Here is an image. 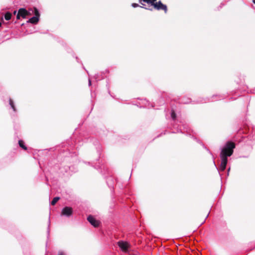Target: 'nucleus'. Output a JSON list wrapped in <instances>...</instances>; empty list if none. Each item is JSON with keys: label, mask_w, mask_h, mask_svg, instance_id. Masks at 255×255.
<instances>
[{"label": "nucleus", "mask_w": 255, "mask_h": 255, "mask_svg": "<svg viewBox=\"0 0 255 255\" xmlns=\"http://www.w3.org/2000/svg\"><path fill=\"white\" fill-rule=\"evenodd\" d=\"M104 132V130H102V131L96 132L95 130H92L91 131H89L88 132H83L81 133L79 138L76 139L75 140V145L76 146V148H77L79 146L83 144V142H89L93 143L97 151V153L98 154L97 158L91 162L83 161V162L88 165L92 166L95 169L98 170L103 177L106 179L107 185L110 188L111 191L113 192L114 191V186L117 179L111 175L110 171L107 165L104 164H101L100 162H97L99 161L100 158L102 156L103 148L99 141L93 136L94 134L96 136H100L102 134V132Z\"/></svg>", "instance_id": "obj_1"}, {"label": "nucleus", "mask_w": 255, "mask_h": 255, "mask_svg": "<svg viewBox=\"0 0 255 255\" xmlns=\"http://www.w3.org/2000/svg\"><path fill=\"white\" fill-rule=\"evenodd\" d=\"M63 158L60 163L57 164L55 168L58 167L60 173H67L71 175L78 171L77 164L78 163V157L76 152H71L70 149L60 153L58 159Z\"/></svg>", "instance_id": "obj_2"}, {"label": "nucleus", "mask_w": 255, "mask_h": 255, "mask_svg": "<svg viewBox=\"0 0 255 255\" xmlns=\"http://www.w3.org/2000/svg\"><path fill=\"white\" fill-rule=\"evenodd\" d=\"M0 17V28L2 25H7L12 23L13 21L15 24L18 23L26 29L27 33H32L34 30L33 25L38 23L40 17Z\"/></svg>", "instance_id": "obj_3"}, {"label": "nucleus", "mask_w": 255, "mask_h": 255, "mask_svg": "<svg viewBox=\"0 0 255 255\" xmlns=\"http://www.w3.org/2000/svg\"><path fill=\"white\" fill-rule=\"evenodd\" d=\"M236 146L235 142L232 140H227L224 145L220 146L221 164L220 169L221 171H224L226 169L228 162V157L233 154Z\"/></svg>", "instance_id": "obj_4"}, {"label": "nucleus", "mask_w": 255, "mask_h": 255, "mask_svg": "<svg viewBox=\"0 0 255 255\" xmlns=\"http://www.w3.org/2000/svg\"><path fill=\"white\" fill-rule=\"evenodd\" d=\"M170 117L172 119V123H171V127L170 128H173L174 130L171 133L180 132L190 137L193 133V130L189 128L187 124H181L180 122H179L180 124H179L178 121L176 120V114L173 109H172L170 112Z\"/></svg>", "instance_id": "obj_5"}, {"label": "nucleus", "mask_w": 255, "mask_h": 255, "mask_svg": "<svg viewBox=\"0 0 255 255\" xmlns=\"http://www.w3.org/2000/svg\"><path fill=\"white\" fill-rule=\"evenodd\" d=\"M226 95L223 94H216L212 95L211 97L201 98L196 103H204L207 102H212L214 101H218L224 99L226 97Z\"/></svg>", "instance_id": "obj_6"}, {"label": "nucleus", "mask_w": 255, "mask_h": 255, "mask_svg": "<svg viewBox=\"0 0 255 255\" xmlns=\"http://www.w3.org/2000/svg\"><path fill=\"white\" fill-rule=\"evenodd\" d=\"M74 214V209L71 206H65L62 209L60 213L61 217H65L70 219L73 217Z\"/></svg>", "instance_id": "obj_7"}, {"label": "nucleus", "mask_w": 255, "mask_h": 255, "mask_svg": "<svg viewBox=\"0 0 255 255\" xmlns=\"http://www.w3.org/2000/svg\"><path fill=\"white\" fill-rule=\"evenodd\" d=\"M87 219L88 221L90 223V224L95 228L98 227L101 224V222L100 221L97 220L92 215H89L87 217Z\"/></svg>", "instance_id": "obj_8"}, {"label": "nucleus", "mask_w": 255, "mask_h": 255, "mask_svg": "<svg viewBox=\"0 0 255 255\" xmlns=\"http://www.w3.org/2000/svg\"><path fill=\"white\" fill-rule=\"evenodd\" d=\"M117 244L119 248L123 252L125 253L128 252L129 245L127 242L124 241H119Z\"/></svg>", "instance_id": "obj_9"}, {"label": "nucleus", "mask_w": 255, "mask_h": 255, "mask_svg": "<svg viewBox=\"0 0 255 255\" xmlns=\"http://www.w3.org/2000/svg\"><path fill=\"white\" fill-rule=\"evenodd\" d=\"M152 5H153L154 7L157 10H163L165 12H166L167 10L166 5L163 4L161 1H159L158 2H156V1H154Z\"/></svg>", "instance_id": "obj_10"}, {"label": "nucleus", "mask_w": 255, "mask_h": 255, "mask_svg": "<svg viewBox=\"0 0 255 255\" xmlns=\"http://www.w3.org/2000/svg\"><path fill=\"white\" fill-rule=\"evenodd\" d=\"M8 104H9L10 108L12 110V113H11L10 114L11 116H12V117L16 116L17 113V108L16 107L15 105L14 102L10 98H9V99H8Z\"/></svg>", "instance_id": "obj_11"}, {"label": "nucleus", "mask_w": 255, "mask_h": 255, "mask_svg": "<svg viewBox=\"0 0 255 255\" xmlns=\"http://www.w3.org/2000/svg\"><path fill=\"white\" fill-rule=\"evenodd\" d=\"M53 38H55L56 40L58 42L60 43L61 44V45H62L65 48V50L67 51V52H68V53L72 52V50L71 49V48L70 47H68L67 46V44L64 41H63L62 39H61L59 37H56L55 36H53Z\"/></svg>", "instance_id": "obj_12"}, {"label": "nucleus", "mask_w": 255, "mask_h": 255, "mask_svg": "<svg viewBox=\"0 0 255 255\" xmlns=\"http://www.w3.org/2000/svg\"><path fill=\"white\" fill-rule=\"evenodd\" d=\"M200 98H199L197 101H192L190 98L184 97L181 99V102L184 104H197L196 102L199 101Z\"/></svg>", "instance_id": "obj_13"}, {"label": "nucleus", "mask_w": 255, "mask_h": 255, "mask_svg": "<svg viewBox=\"0 0 255 255\" xmlns=\"http://www.w3.org/2000/svg\"><path fill=\"white\" fill-rule=\"evenodd\" d=\"M31 15V13H30V11H27L24 8H21L18 10L16 16H29Z\"/></svg>", "instance_id": "obj_14"}, {"label": "nucleus", "mask_w": 255, "mask_h": 255, "mask_svg": "<svg viewBox=\"0 0 255 255\" xmlns=\"http://www.w3.org/2000/svg\"><path fill=\"white\" fill-rule=\"evenodd\" d=\"M145 101H146V103L144 104L143 106H140L139 104H137L136 106L139 107V108H154V106L152 104H151L148 101H146V100L145 99H144Z\"/></svg>", "instance_id": "obj_15"}, {"label": "nucleus", "mask_w": 255, "mask_h": 255, "mask_svg": "<svg viewBox=\"0 0 255 255\" xmlns=\"http://www.w3.org/2000/svg\"><path fill=\"white\" fill-rule=\"evenodd\" d=\"M190 137L192 138L194 140L196 141L197 143L201 145L205 149H207V147L205 145V144L200 139L196 137L195 135H194V132H193V133L192 134Z\"/></svg>", "instance_id": "obj_16"}, {"label": "nucleus", "mask_w": 255, "mask_h": 255, "mask_svg": "<svg viewBox=\"0 0 255 255\" xmlns=\"http://www.w3.org/2000/svg\"><path fill=\"white\" fill-rule=\"evenodd\" d=\"M105 74V72H101L100 73H98L95 74L93 77L94 79L96 81H98L104 79V75Z\"/></svg>", "instance_id": "obj_17"}, {"label": "nucleus", "mask_w": 255, "mask_h": 255, "mask_svg": "<svg viewBox=\"0 0 255 255\" xmlns=\"http://www.w3.org/2000/svg\"><path fill=\"white\" fill-rule=\"evenodd\" d=\"M28 11H30V13H31V15L34 13L35 16H40L39 11L36 7L29 8Z\"/></svg>", "instance_id": "obj_18"}, {"label": "nucleus", "mask_w": 255, "mask_h": 255, "mask_svg": "<svg viewBox=\"0 0 255 255\" xmlns=\"http://www.w3.org/2000/svg\"><path fill=\"white\" fill-rule=\"evenodd\" d=\"M18 145L19 147H20L22 149L24 150H27V148L26 145L25 144L24 141L22 139H19L18 142Z\"/></svg>", "instance_id": "obj_19"}, {"label": "nucleus", "mask_w": 255, "mask_h": 255, "mask_svg": "<svg viewBox=\"0 0 255 255\" xmlns=\"http://www.w3.org/2000/svg\"><path fill=\"white\" fill-rule=\"evenodd\" d=\"M73 56L75 58L78 63H81L82 65V68L87 72L88 74L89 75L88 71L85 69V67L83 66L82 63V61L79 59V58L77 56H75L74 53H73Z\"/></svg>", "instance_id": "obj_20"}, {"label": "nucleus", "mask_w": 255, "mask_h": 255, "mask_svg": "<svg viewBox=\"0 0 255 255\" xmlns=\"http://www.w3.org/2000/svg\"><path fill=\"white\" fill-rule=\"evenodd\" d=\"M60 198L59 197H55L51 202V204L52 205H55L56 203L60 200Z\"/></svg>", "instance_id": "obj_21"}, {"label": "nucleus", "mask_w": 255, "mask_h": 255, "mask_svg": "<svg viewBox=\"0 0 255 255\" xmlns=\"http://www.w3.org/2000/svg\"><path fill=\"white\" fill-rule=\"evenodd\" d=\"M206 150L212 156V158H213V163L215 165V166L216 167V164H215V158H214L213 154L212 153V152L210 151V150L208 148H207V149Z\"/></svg>", "instance_id": "obj_22"}, {"label": "nucleus", "mask_w": 255, "mask_h": 255, "mask_svg": "<svg viewBox=\"0 0 255 255\" xmlns=\"http://www.w3.org/2000/svg\"><path fill=\"white\" fill-rule=\"evenodd\" d=\"M106 87H107V88L108 89V93L109 94V95L112 97L114 99H116L115 97L114 96H113L111 93V91L110 90V84L109 83V82L107 81V84H106Z\"/></svg>", "instance_id": "obj_23"}, {"label": "nucleus", "mask_w": 255, "mask_h": 255, "mask_svg": "<svg viewBox=\"0 0 255 255\" xmlns=\"http://www.w3.org/2000/svg\"><path fill=\"white\" fill-rule=\"evenodd\" d=\"M144 2L150 3L151 5L153 3L154 1H156V0H142Z\"/></svg>", "instance_id": "obj_24"}, {"label": "nucleus", "mask_w": 255, "mask_h": 255, "mask_svg": "<svg viewBox=\"0 0 255 255\" xmlns=\"http://www.w3.org/2000/svg\"><path fill=\"white\" fill-rule=\"evenodd\" d=\"M50 217H49V219H48V228H47V231L48 235H49V233H50Z\"/></svg>", "instance_id": "obj_25"}, {"label": "nucleus", "mask_w": 255, "mask_h": 255, "mask_svg": "<svg viewBox=\"0 0 255 255\" xmlns=\"http://www.w3.org/2000/svg\"><path fill=\"white\" fill-rule=\"evenodd\" d=\"M3 15L4 16H12V13L9 11L6 12Z\"/></svg>", "instance_id": "obj_26"}, {"label": "nucleus", "mask_w": 255, "mask_h": 255, "mask_svg": "<svg viewBox=\"0 0 255 255\" xmlns=\"http://www.w3.org/2000/svg\"><path fill=\"white\" fill-rule=\"evenodd\" d=\"M58 255H66L63 252L60 251L58 252Z\"/></svg>", "instance_id": "obj_27"}, {"label": "nucleus", "mask_w": 255, "mask_h": 255, "mask_svg": "<svg viewBox=\"0 0 255 255\" xmlns=\"http://www.w3.org/2000/svg\"><path fill=\"white\" fill-rule=\"evenodd\" d=\"M91 85H92L91 80L89 78V80H88V85H89V86H91Z\"/></svg>", "instance_id": "obj_28"}, {"label": "nucleus", "mask_w": 255, "mask_h": 255, "mask_svg": "<svg viewBox=\"0 0 255 255\" xmlns=\"http://www.w3.org/2000/svg\"><path fill=\"white\" fill-rule=\"evenodd\" d=\"M132 5L133 7H136L138 6V4H136V3H132Z\"/></svg>", "instance_id": "obj_29"}, {"label": "nucleus", "mask_w": 255, "mask_h": 255, "mask_svg": "<svg viewBox=\"0 0 255 255\" xmlns=\"http://www.w3.org/2000/svg\"><path fill=\"white\" fill-rule=\"evenodd\" d=\"M248 155H246V156H240V158H248Z\"/></svg>", "instance_id": "obj_30"}, {"label": "nucleus", "mask_w": 255, "mask_h": 255, "mask_svg": "<svg viewBox=\"0 0 255 255\" xmlns=\"http://www.w3.org/2000/svg\"><path fill=\"white\" fill-rule=\"evenodd\" d=\"M162 134H165V132H164V133H161L159 135H158L156 137H158L160 136Z\"/></svg>", "instance_id": "obj_31"}, {"label": "nucleus", "mask_w": 255, "mask_h": 255, "mask_svg": "<svg viewBox=\"0 0 255 255\" xmlns=\"http://www.w3.org/2000/svg\"><path fill=\"white\" fill-rule=\"evenodd\" d=\"M230 100H236V98H233V97H231V98H230Z\"/></svg>", "instance_id": "obj_32"}, {"label": "nucleus", "mask_w": 255, "mask_h": 255, "mask_svg": "<svg viewBox=\"0 0 255 255\" xmlns=\"http://www.w3.org/2000/svg\"><path fill=\"white\" fill-rule=\"evenodd\" d=\"M230 167H229L228 169V175H229V171H230Z\"/></svg>", "instance_id": "obj_33"}, {"label": "nucleus", "mask_w": 255, "mask_h": 255, "mask_svg": "<svg viewBox=\"0 0 255 255\" xmlns=\"http://www.w3.org/2000/svg\"><path fill=\"white\" fill-rule=\"evenodd\" d=\"M13 13L14 15H15L16 13V10H14Z\"/></svg>", "instance_id": "obj_34"}, {"label": "nucleus", "mask_w": 255, "mask_h": 255, "mask_svg": "<svg viewBox=\"0 0 255 255\" xmlns=\"http://www.w3.org/2000/svg\"><path fill=\"white\" fill-rule=\"evenodd\" d=\"M252 92L254 93H255V88L253 90H252Z\"/></svg>", "instance_id": "obj_35"}, {"label": "nucleus", "mask_w": 255, "mask_h": 255, "mask_svg": "<svg viewBox=\"0 0 255 255\" xmlns=\"http://www.w3.org/2000/svg\"><path fill=\"white\" fill-rule=\"evenodd\" d=\"M137 104L132 103V105L136 106Z\"/></svg>", "instance_id": "obj_36"}, {"label": "nucleus", "mask_w": 255, "mask_h": 255, "mask_svg": "<svg viewBox=\"0 0 255 255\" xmlns=\"http://www.w3.org/2000/svg\"><path fill=\"white\" fill-rule=\"evenodd\" d=\"M93 107H94V104H92V107L91 110H93Z\"/></svg>", "instance_id": "obj_37"}, {"label": "nucleus", "mask_w": 255, "mask_h": 255, "mask_svg": "<svg viewBox=\"0 0 255 255\" xmlns=\"http://www.w3.org/2000/svg\"><path fill=\"white\" fill-rule=\"evenodd\" d=\"M253 2L255 4V0H253Z\"/></svg>", "instance_id": "obj_38"}, {"label": "nucleus", "mask_w": 255, "mask_h": 255, "mask_svg": "<svg viewBox=\"0 0 255 255\" xmlns=\"http://www.w3.org/2000/svg\"><path fill=\"white\" fill-rule=\"evenodd\" d=\"M209 214L207 215L206 218L208 217Z\"/></svg>", "instance_id": "obj_39"}, {"label": "nucleus", "mask_w": 255, "mask_h": 255, "mask_svg": "<svg viewBox=\"0 0 255 255\" xmlns=\"http://www.w3.org/2000/svg\"><path fill=\"white\" fill-rule=\"evenodd\" d=\"M254 131H255V128L254 129Z\"/></svg>", "instance_id": "obj_40"}]
</instances>
